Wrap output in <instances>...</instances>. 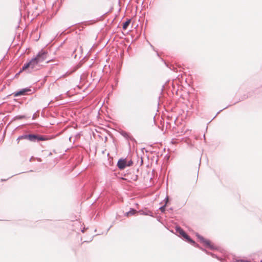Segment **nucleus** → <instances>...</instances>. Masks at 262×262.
Here are the masks:
<instances>
[{
  "instance_id": "nucleus-1",
  "label": "nucleus",
  "mask_w": 262,
  "mask_h": 262,
  "mask_svg": "<svg viewBox=\"0 0 262 262\" xmlns=\"http://www.w3.org/2000/svg\"><path fill=\"white\" fill-rule=\"evenodd\" d=\"M47 52L43 51L39 52L35 58L23 66L22 70H26L28 69L33 70L36 68L40 63L47 59Z\"/></svg>"
},
{
  "instance_id": "nucleus-2",
  "label": "nucleus",
  "mask_w": 262,
  "mask_h": 262,
  "mask_svg": "<svg viewBox=\"0 0 262 262\" xmlns=\"http://www.w3.org/2000/svg\"><path fill=\"white\" fill-rule=\"evenodd\" d=\"M23 139H28L32 142L39 141H45L47 139L42 136H39L37 135H26L19 137L17 139V144H19V141Z\"/></svg>"
},
{
  "instance_id": "nucleus-3",
  "label": "nucleus",
  "mask_w": 262,
  "mask_h": 262,
  "mask_svg": "<svg viewBox=\"0 0 262 262\" xmlns=\"http://www.w3.org/2000/svg\"><path fill=\"white\" fill-rule=\"evenodd\" d=\"M132 164V161L127 162L126 159H120L118 162L117 166L119 169H123L126 166H130Z\"/></svg>"
},
{
  "instance_id": "nucleus-4",
  "label": "nucleus",
  "mask_w": 262,
  "mask_h": 262,
  "mask_svg": "<svg viewBox=\"0 0 262 262\" xmlns=\"http://www.w3.org/2000/svg\"><path fill=\"white\" fill-rule=\"evenodd\" d=\"M176 231L178 233H179L182 236H183L190 243H195V242L193 240H192L190 238V237L185 232V231L180 227H176Z\"/></svg>"
},
{
  "instance_id": "nucleus-5",
  "label": "nucleus",
  "mask_w": 262,
  "mask_h": 262,
  "mask_svg": "<svg viewBox=\"0 0 262 262\" xmlns=\"http://www.w3.org/2000/svg\"><path fill=\"white\" fill-rule=\"evenodd\" d=\"M31 90L28 88H25L24 89H22L18 92H16L13 93L12 95H13L14 97H17L21 95H25L26 94L30 92Z\"/></svg>"
},
{
  "instance_id": "nucleus-6",
  "label": "nucleus",
  "mask_w": 262,
  "mask_h": 262,
  "mask_svg": "<svg viewBox=\"0 0 262 262\" xmlns=\"http://www.w3.org/2000/svg\"><path fill=\"white\" fill-rule=\"evenodd\" d=\"M130 19H128L127 21H126L125 23H124L123 24V26H122L123 30H126L127 29V28L128 27V26H129V25L130 24Z\"/></svg>"
},
{
  "instance_id": "nucleus-7",
  "label": "nucleus",
  "mask_w": 262,
  "mask_h": 262,
  "mask_svg": "<svg viewBox=\"0 0 262 262\" xmlns=\"http://www.w3.org/2000/svg\"><path fill=\"white\" fill-rule=\"evenodd\" d=\"M124 179L126 180H128L130 182L136 181L138 179V176L133 173L132 174V177L131 178L130 180H129V179L128 178H125Z\"/></svg>"
},
{
  "instance_id": "nucleus-8",
  "label": "nucleus",
  "mask_w": 262,
  "mask_h": 262,
  "mask_svg": "<svg viewBox=\"0 0 262 262\" xmlns=\"http://www.w3.org/2000/svg\"><path fill=\"white\" fill-rule=\"evenodd\" d=\"M168 201V198L166 197V203H165V206H162V207L160 208V209L161 212H164V211H165V206L167 204Z\"/></svg>"
},
{
  "instance_id": "nucleus-9",
  "label": "nucleus",
  "mask_w": 262,
  "mask_h": 262,
  "mask_svg": "<svg viewBox=\"0 0 262 262\" xmlns=\"http://www.w3.org/2000/svg\"><path fill=\"white\" fill-rule=\"evenodd\" d=\"M202 241L206 245L209 246L210 245V241L205 239L204 238L201 237Z\"/></svg>"
},
{
  "instance_id": "nucleus-10",
  "label": "nucleus",
  "mask_w": 262,
  "mask_h": 262,
  "mask_svg": "<svg viewBox=\"0 0 262 262\" xmlns=\"http://www.w3.org/2000/svg\"><path fill=\"white\" fill-rule=\"evenodd\" d=\"M127 213H132V211H129L128 212H127ZM133 213H136L135 212H134Z\"/></svg>"
},
{
  "instance_id": "nucleus-11",
  "label": "nucleus",
  "mask_w": 262,
  "mask_h": 262,
  "mask_svg": "<svg viewBox=\"0 0 262 262\" xmlns=\"http://www.w3.org/2000/svg\"><path fill=\"white\" fill-rule=\"evenodd\" d=\"M124 136H127V134H126V133H125V134H124Z\"/></svg>"
}]
</instances>
